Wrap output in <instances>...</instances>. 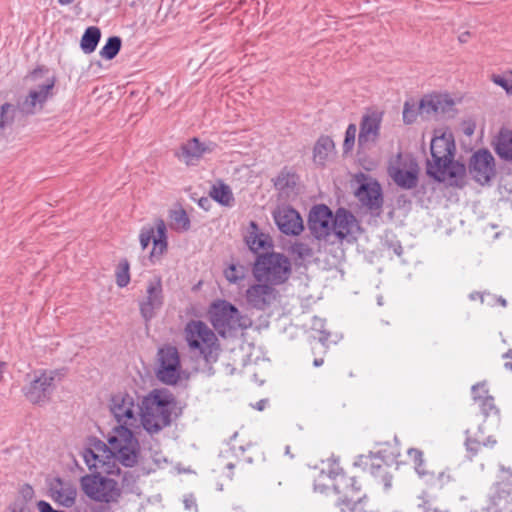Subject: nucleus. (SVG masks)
<instances>
[{
	"label": "nucleus",
	"mask_w": 512,
	"mask_h": 512,
	"mask_svg": "<svg viewBox=\"0 0 512 512\" xmlns=\"http://www.w3.org/2000/svg\"><path fill=\"white\" fill-rule=\"evenodd\" d=\"M143 396L136 391L118 392L111 396L109 410L118 423L103 447L125 467H133L139 456V443L132 432L140 420Z\"/></svg>",
	"instance_id": "f257e3e1"
},
{
	"label": "nucleus",
	"mask_w": 512,
	"mask_h": 512,
	"mask_svg": "<svg viewBox=\"0 0 512 512\" xmlns=\"http://www.w3.org/2000/svg\"><path fill=\"white\" fill-rule=\"evenodd\" d=\"M431 159L427 160V173L439 182L448 181L450 185L462 186L466 168L454 161V141L445 134L431 140Z\"/></svg>",
	"instance_id": "f03ea898"
},
{
	"label": "nucleus",
	"mask_w": 512,
	"mask_h": 512,
	"mask_svg": "<svg viewBox=\"0 0 512 512\" xmlns=\"http://www.w3.org/2000/svg\"><path fill=\"white\" fill-rule=\"evenodd\" d=\"M328 479L335 493L341 495L337 506L341 512L355 511L357 505L361 503L360 485L354 477H347L342 468L335 460H328V469H322L314 484L315 491L324 493L329 484L325 482Z\"/></svg>",
	"instance_id": "7ed1b4c3"
},
{
	"label": "nucleus",
	"mask_w": 512,
	"mask_h": 512,
	"mask_svg": "<svg viewBox=\"0 0 512 512\" xmlns=\"http://www.w3.org/2000/svg\"><path fill=\"white\" fill-rule=\"evenodd\" d=\"M175 408L173 395L166 390L154 389L142 398L140 422L149 434H156L172 422Z\"/></svg>",
	"instance_id": "20e7f679"
},
{
	"label": "nucleus",
	"mask_w": 512,
	"mask_h": 512,
	"mask_svg": "<svg viewBox=\"0 0 512 512\" xmlns=\"http://www.w3.org/2000/svg\"><path fill=\"white\" fill-rule=\"evenodd\" d=\"M184 339L192 354L202 358L205 363L218 360L220 346L214 331L201 320H190L184 327Z\"/></svg>",
	"instance_id": "39448f33"
},
{
	"label": "nucleus",
	"mask_w": 512,
	"mask_h": 512,
	"mask_svg": "<svg viewBox=\"0 0 512 512\" xmlns=\"http://www.w3.org/2000/svg\"><path fill=\"white\" fill-rule=\"evenodd\" d=\"M291 274L289 259L280 253H265L257 257L253 275L258 282L268 283L273 286L285 283Z\"/></svg>",
	"instance_id": "423d86ee"
},
{
	"label": "nucleus",
	"mask_w": 512,
	"mask_h": 512,
	"mask_svg": "<svg viewBox=\"0 0 512 512\" xmlns=\"http://www.w3.org/2000/svg\"><path fill=\"white\" fill-rule=\"evenodd\" d=\"M101 472L84 475L80 478V486L84 494L100 503H117L122 495L118 482L102 475Z\"/></svg>",
	"instance_id": "0eeeda50"
},
{
	"label": "nucleus",
	"mask_w": 512,
	"mask_h": 512,
	"mask_svg": "<svg viewBox=\"0 0 512 512\" xmlns=\"http://www.w3.org/2000/svg\"><path fill=\"white\" fill-rule=\"evenodd\" d=\"M209 314L213 327L223 336L238 329H247L252 324L249 317L242 315L233 304L225 300L214 303Z\"/></svg>",
	"instance_id": "6e6552de"
},
{
	"label": "nucleus",
	"mask_w": 512,
	"mask_h": 512,
	"mask_svg": "<svg viewBox=\"0 0 512 512\" xmlns=\"http://www.w3.org/2000/svg\"><path fill=\"white\" fill-rule=\"evenodd\" d=\"M157 379L167 385H175L181 378V359L178 349L166 344L157 352Z\"/></svg>",
	"instance_id": "1a4fd4ad"
},
{
	"label": "nucleus",
	"mask_w": 512,
	"mask_h": 512,
	"mask_svg": "<svg viewBox=\"0 0 512 512\" xmlns=\"http://www.w3.org/2000/svg\"><path fill=\"white\" fill-rule=\"evenodd\" d=\"M55 371L41 370L39 374L22 387L26 399L32 404L47 403L54 391Z\"/></svg>",
	"instance_id": "9d476101"
},
{
	"label": "nucleus",
	"mask_w": 512,
	"mask_h": 512,
	"mask_svg": "<svg viewBox=\"0 0 512 512\" xmlns=\"http://www.w3.org/2000/svg\"><path fill=\"white\" fill-rule=\"evenodd\" d=\"M469 173L480 185H485L490 182L495 175V161L490 151L480 149L471 156Z\"/></svg>",
	"instance_id": "9b49d317"
},
{
	"label": "nucleus",
	"mask_w": 512,
	"mask_h": 512,
	"mask_svg": "<svg viewBox=\"0 0 512 512\" xmlns=\"http://www.w3.org/2000/svg\"><path fill=\"white\" fill-rule=\"evenodd\" d=\"M481 512H512V483H496L488 493Z\"/></svg>",
	"instance_id": "f8f14e48"
},
{
	"label": "nucleus",
	"mask_w": 512,
	"mask_h": 512,
	"mask_svg": "<svg viewBox=\"0 0 512 512\" xmlns=\"http://www.w3.org/2000/svg\"><path fill=\"white\" fill-rule=\"evenodd\" d=\"M56 78H48L44 84L31 89L24 100L18 102V109L22 114L32 115L37 109H42L44 103L52 96Z\"/></svg>",
	"instance_id": "ddd939ff"
},
{
	"label": "nucleus",
	"mask_w": 512,
	"mask_h": 512,
	"mask_svg": "<svg viewBox=\"0 0 512 512\" xmlns=\"http://www.w3.org/2000/svg\"><path fill=\"white\" fill-rule=\"evenodd\" d=\"M454 100L448 94L435 93L424 96L419 103V114L438 118L453 112Z\"/></svg>",
	"instance_id": "4468645a"
},
{
	"label": "nucleus",
	"mask_w": 512,
	"mask_h": 512,
	"mask_svg": "<svg viewBox=\"0 0 512 512\" xmlns=\"http://www.w3.org/2000/svg\"><path fill=\"white\" fill-rule=\"evenodd\" d=\"M273 219L278 229L285 235L297 236L304 230L302 217L289 205L278 206L273 211Z\"/></svg>",
	"instance_id": "2eb2a0df"
},
{
	"label": "nucleus",
	"mask_w": 512,
	"mask_h": 512,
	"mask_svg": "<svg viewBox=\"0 0 512 512\" xmlns=\"http://www.w3.org/2000/svg\"><path fill=\"white\" fill-rule=\"evenodd\" d=\"M332 211L324 204L314 206L308 217L311 234L317 239H326L332 233Z\"/></svg>",
	"instance_id": "dca6fc26"
},
{
	"label": "nucleus",
	"mask_w": 512,
	"mask_h": 512,
	"mask_svg": "<svg viewBox=\"0 0 512 512\" xmlns=\"http://www.w3.org/2000/svg\"><path fill=\"white\" fill-rule=\"evenodd\" d=\"M164 302L162 280L160 276H155L148 281L146 288V297L139 304L142 317L149 321L155 316V311L159 310Z\"/></svg>",
	"instance_id": "f3484780"
},
{
	"label": "nucleus",
	"mask_w": 512,
	"mask_h": 512,
	"mask_svg": "<svg viewBox=\"0 0 512 512\" xmlns=\"http://www.w3.org/2000/svg\"><path fill=\"white\" fill-rule=\"evenodd\" d=\"M48 496L58 505L70 508L75 504L77 489L74 484L60 477L47 479Z\"/></svg>",
	"instance_id": "a211bd4d"
},
{
	"label": "nucleus",
	"mask_w": 512,
	"mask_h": 512,
	"mask_svg": "<svg viewBox=\"0 0 512 512\" xmlns=\"http://www.w3.org/2000/svg\"><path fill=\"white\" fill-rule=\"evenodd\" d=\"M278 292L268 283L259 282L246 290V301L254 309L263 311L277 298Z\"/></svg>",
	"instance_id": "6ab92c4d"
},
{
	"label": "nucleus",
	"mask_w": 512,
	"mask_h": 512,
	"mask_svg": "<svg viewBox=\"0 0 512 512\" xmlns=\"http://www.w3.org/2000/svg\"><path fill=\"white\" fill-rule=\"evenodd\" d=\"M382 117L377 112L363 115L358 135V145L361 149L370 148L374 145L380 134Z\"/></svg>",
	"instance_id": "aec40b11"
},
{
	"label": "nucleus",
	"mask_w": 512,
	"mask_h": 512,
	"mask_svg": "<svg viewBox=\"0 0 512 512\" xmlns=\"http://www.w3.org/2000/svg\"><path fill=\"white\" fill-rule=\"evenodd\" d=\"M102 442H99L98 445H96V449L103 451L104 453H109V455L106 456L108 461H104L102 457L96 453L91 448H85L82 456L86 463V465L89 467V469H101L103 473L106 474H120V468L115 465V461H118L116 458H114L111 453L105 449L102 445Z\"/></svg>",
	"instance_id": "412c9836"
},
{
	"label": "nucleus",
	"mask_w": 512,
	"mask_h": 512,
	"mask_svg": "<svg viewBox=\"0 0 512 512\" xmlns=\"http://www.w3.org/2000/svg\"><path fill=\"white\" fill-rule=\"evenodd\" d=\"M356 196L370 210L380 209L383 203L381 187L376 181L361 184L356 191Z\"/></svg>",
	"instance_id": "4be33fe9"
},
{
	"label": "nucleus",
	"mask_w": 512,
	"mask_h": 512,
	"mask_svg": "<svg viewBox=\"0 0 512 512\" xmlns=\"http://www.w3.org/2000/svg\"><path fill=\"white\" fill-rule=\"evenodd\" d=\"M374 460H379L380 462L372 461L370 464V473L376 479L380 480L383 484L385 490H389L392 487V475L387 471L388 467L396 462L395 459H388L385 455V451L381 450L377 452V454L372 455Z\"/></svg>",
	"instance_id": "5701e85b"
},
{
	"label": "nucleus",
	"mask_w": 512,
	"mask_h": 512,
	"mask_svg": "<svg viewBox=\"0 0 512 512\" xmlns=\"http://www.w3.org/2000/svg\"><path fill=\"white\" fill-rule=\"evenodd\" d=\"M465 434V447L472 457L476 456L482 447L492 449L497 444V440L493 435L485 436L482 425L478 427V430L473 435L470 434L469 430Z\"/></svg>",
	"instance_id": "b1692460"
},
{
	"label": "nucleus",
	"mask_w": 512,
	"mask_h": 512,
	"mask_svg": "<svg viewBox=\"0 0 512 512\" xmlns=\"http://www.w3.org/2000/svg\"><path fill=\"white\" fill-rule=\"evenodd\" d=\"M355 223L356 219L351 212L344 208H339L333 217L332 233H334L338 238L344 239L351 234Z\"/></svg>",
	"instance_id": "393cba45"
},
{
	"label": "nucleus",
	"mask_w": 512,
	"mask_h": 512,
	"mask_svg": "<svg viewBox=\"0 0 512 512\" xmlns=\"http://www.w3.org/2000/svg\"><path fill=\"white\" fill-rule=\"evenodd\" d=\"M206 152V147L199 142L197 138L189 140L183 144L180 151L177 152V157L184 161L187 165H194Z\"/></svg>",
	"instance_id": "a878e982"
},
{
	"label": "nucleus",
	"mask_w": 512,
	"mask_h": 512,
	"mask_svg": "<svg viewBox=\"0 0 512 512\" xmlns=\"http://www.w3.org/2000/svg\"><path fill=\"white\" fill-rule=\"evenodd\" d=\"M389 176L403 189H413L417 186L418 172L416 169L406 170L397 166L388 169Z\"/></svg>",
	"instance_id": "bb28decb"
},
{
	"label": "nucleus",
	"mask_w": 512,
	"mask_h": 512,
	"mask_svg": "<svg viewBox=\"0 0 512 512\" xmlns=\"http://www.w3.org/2000/svg\"><path fill=\"white\" fill-rule=\"evenodd\" d=\"M496 154L504 160H512V131L502 128L493 141Z\"/></svg>",
	"instance_id": "cd10ccee"
},
{
	"label": "nucleus",
	"mask_w": 512,
	"mask_h": 512,
	"mask_svg": "<svg viewBox=\"0 0 512 512\" xmlns=\"http://www.w3.org/2000/svg\"><path fill=\"white\" fill-rule=\"evenodd\" d=\"M414 469L421 480L427 485L437 488H442L445 484L450 481V476L445 472H439L435 474L426 468V463H420L414 466Z\"/></svg>",
	"instance_id": "c85d7f7f"
},
{
	"label": "nucleus",
	"mask_w": 512,
	"mask_h": 512,
	"mask_svg": "<svg viewBox=\"0 0 512 512\" xmlns=\"http://www.w3.org/2000/svg\"><path fill=\"white\" fill-rule=\"evenodd\" d=\"M167 248L166 225L162 219H157L154 227V246L151 252V259L159 257Z\"/></svg>",
	"instance_id": "c756f323"
},
{
	"label": "nucleus",
	"mask_w": 512,
	"mask_h": 512,
	"mask_svg": "<svg viewBox=\"0 0 512 512\" xmlns=\"http://www.w3.org/2000/svg\"><path fill=\"white\" fill-rule=\"evenodd\" d=\"M334 147V142L330 137L321 136L314 146V162L318 165H324Z\"/></svg>",
	"instance_id": "7c9ffc66"
},
{
	"label": "nucleus",
	"mask_w": 512,
	"mask_h": 512,
	"mask_svg": "<svg viewBox=\"0 0 512 512\" xmlns=\"http://www.w3.org/2000/svg\"><path fill=\"white\" fill-rule=\"evenodd\" d=\"M101 38V31L96 26L88 27L82 35L80 47L84 53L90 54L95 51Z\"/></svg>",
	"instance_id": "2f4dec72"
},
{
	"label": "nucleus",
	"mask_w": 512,
	"mask_h": 512,
	"mask_svg": "<svg viewBox=\"0 0 512 512\" xmlns=\"http://www.w3.org/2000/svg\"><path fill=\"white\" fill-rule=\"evenodd\" d=\"M298 177L295 173L282 170L274 180V186L281 193L289 195L297 185Z\"/></svg>",
	"instance_id": "473e14b6"
},
{
	"label": "nucleus",
	"mask_w": 512,
	"mask_h": 512,
	"mask_svg": "<svg viewBox=\"0 0 512 512\" xmlns=\"http://www.w3.org/2000/svg\"><path fill=\"white\" fill-rule=\"evenodd\" d=\"M210 197L223 206H231L234 201L230 187L223 182L213 185L209 192Z\"/></svg>",
	"instance_id": "72a5a7b5"
},
{
	"label": "nucleus",
	"mask_w": 512,
	"mask_h": 512,
	"mask_svg": "<svg viewBox=\"0 0 512 512\" xmlns=\"http://www.w3.org/2000/svg\"><path fill=\"white\" fill-rule=\"evenodd\" d=\"M122 40L118 36H111L107 39L105 45L99 51L100 56L106 60H112L117 56L121 49Z\"/></svg>",
	"instance_id": "f704fd0d"
},
{
	"label": "nucleus",
	"mask_w": 512,
	"mask_h": 512,
	"mask_svg": "<svg viewBox=\"0 0 512 512\" xmlns=\"http://www.w3.org/2000/svg\"><path fill=\"white\" fill-rule=\"evenodd\" d=\"M291 254L296 261L306 262L313 258L314 251L307 243L295 242L291 246Z\"/></svg>",
	"instance_id": "c9c22d12"
},
{
	"label": "nucleus",
	"mask_w": 512,
	"mask_h": 512,
	"mask_svg": "<svg viewBox=\"0 0 512 512\" xmlns=\"http://www.w3.org/2000/svg\"><path fill=\"white\" fill-rule=\"evenodd\" d=\"M326 320L318 316L312 318L311 328L318 336H313V339L318 340L323 346H327L330 333L325 329Z\"/></svg>",
	"instance_id": "e433bc0d"
},
{
	"label": "nucleus",
	"mask_w": 512,
	"mask_h": 512,
	"mask_svg": "<svg viewBox=\"0 0 512 512\" xmlns=\"http://www.w3.org/2000/svg\"><path fill=\"white\" fill-rule=\"evenodd\" d=\"M172 224L176 229L187 231L190 228V219L185 210H174L170 214Z\"/></svg>",
	"instance_id": "4c0bfd02"
},
{
	"label": "nucleus",
	"mask_w": 512,
	"mask_h": 512,
	"mask_svg": "<svg viewBox=\"0 0 512 512\" xmlns=\"http://www.w3.org/2000/svg\"><path fill=\"white\" fill-rule=\"evenodd\" d=\"M129 281V262L127 259H122L117 266L116 283L119 287L123 288L128 285Z\"/></svg>",
	"instance_id": "58836bf2"
},
{
	"label": "nucleus",
	"mask_w": 512,
	"mask_h": 512,
	"mask_svg": "<svg viewBox=\"0 0 512 512\" xmlns=\"http://www.w3.org/2000/svg\"><path fill=\"white\" fill-rule=\"evenodd\" d=\"M14 119V107L9 103L0 106V130L12 124Z\"/></svg>",
	"instance_id": "ea45409f"
},
{
	"label": "nucleus",
	"mask_w": 512,
	"mask_h": 512,
	"mask_svg": "<svg viewBox=\"0 0 512 512\" xmlns=\"http://www.w3.org/2000/svg\"><path fill=\"white\" fill-rule=\"evenodd\" d=\"M482 414L485 417L488 416H496L498 417L499 410L494 403V398L489 395L488 397H484L483 401L479 404Z\"/></svg>",
	"instance_id": "a19ab883"
},
{
	"label": "nucleus",
	"mask_w": 512,
	"mask_h": 512,
	"mask_svg": "<svg viewBox=\"0 0 512 512\" xmlns=\"http://www.w3.org/2000/svg\"><path fill=\"white\" fill-rule=\"evenodd\" d=\"M356 133H357L356 125L353 123L349 124L345 131V139H344V143H343V149H344L345 153L352 150V148L355 144Z\"/></svg>",
	"instance_id": "79ce46f5"
},
{
	"label": "nucleus",
	"mask_w": 512,
	"mask_h": 512,
	"mask_svg": "<svg viewBox=\"0 0 512 512\" xmlns=\"http://www.w3.org/2000/svg\"><path fill=\"white\" fill-rule=\"evenodd\" d=\"M492 81L502 87L508 94H512V72L504 75H493Z\"/></svg>",
	"instance_id": "37998d69"
},
{
	"label": "nucleus",
	"mask_w": 512,
	"mask_h": 512,
	"mask_svg": "<svg viewBox=\"0 0 512 512\" xmlns=\"http://www.w3.org/2000/svg\"><path fill=\"white\" fill-rule=\"evenodd\" d=\"M418 113L419 107L417 108L414 103L410 104L409 102H405L403 108V121L406 124H412L413 122H415Z\"/></svg>",
	"instance_id": "c03bdc74"
},
{
	"label": "nucleus",
	"mask_w": 512,
	"mask_h": 512,
	"mask_svg": "<svg viewBox=\"0 0 512 512\" xmlns=\"http://www.w3.org/2000/svg\"><path fill=\"white\" fill-rule=\"evenodd\" d=\"M472 398L473 400L480 404L483 401L484 397L489 396V391L486 387L485 382L477 383L472 386L471 388Z\"/></svg>",
	"instance_id": "a18cd8bd"
},
{
	"label": "nucleus",
	"mask_w": 512,
	"mask_h": 512,
	"mask_svg": "<svg viewBox=\"0 0 512 512\" xmlns=\"http://www.w3.org/2000/svg\"><path fill=\"white\" fill-rule=\"evenodd\" d=\"M249 248L253 252H258L261 249L266 248L269 245L267 237L264 234L255 235L248 240Z\"/></svg>",
	"instance_id": "49530a36"
},
{
	"label": "nucleus",
	"mask_w": 512,
	"mask_h": 512,
	"mask_svg": "<svg viewBox=\"0 0 512 512\" xmlns=\"http://www.w3.org/2000/svg\"><path fill=\"white\" fill-rule=\"evenodd\" d=\"M136 482L137 476H135L132 472H125L122 477L121 489H124L127 492L134 493L137 489Z\"/></svg>",
	"instance_id": "de8ad7c7"
},
{
	"label": "nucleus",
	"mask_w": 512,
	"mask_h": 512,
	"mask_svg": "<svg viewBox=\"0 0 512 512\" xmlns=\"http://www.w3.org/2000/svg\"><path fill=\"white\" fill-rule=\"evenodd\" d=\"M139 240L142 249H146L150 244L151 240L154 241V227H144L140 232Z\"/></svg>",
	"instance_id": "09e8293b"
},
{
	"label": "nucleus",
	"mask_w": 512,
	"mask_h": 512,
	"mask_svg": "<svg viewBox=\"0 0 512 512\" xmlns=\"http://www.w3.org/2000/svg\"><path fill=\"white\" fill-rule=\"evenodd\" d=\"M226 279L230 283H237L244 275L234 264H231L224 272Z\"/></svg>",
	"instance_id": "8fccbe9b"
},
{
	"label": "nucleus",
	"mask_w": 512,
	"mask_h": 512,
	"mask_svg": "<svg viewBox=\"0 0 512 512\" xmlns=\"http://www.w3.org/2000/svg\"><path fill=\"white\" fill-rule=\"evenodd\" d=\"M407 453L408 456L412 459L414 466L425 462L423 458V452L421 450L416 448H410L408 449Z\"/></svg>",
	"instance_id": "3c124183"
},
{
	"label": "nucleus",
	"mask_w": 512,
	"mask_h": 512,
	"mask_svg": "<svg viewBox=\"0 0 512 512\" xmlns=\"http://www.w3.org/2000/svg\"><path fill=\"white\" fill-rule=\"evenodd\" d=\"M476 128V124L472 120H467L463 122V132L467 136H472Z\"/></svg>",
	"instance_id": "603ef678"
},
{
	"label": "nucleus",
	"mask_w": 512,
	"mask_h": 512,
	"mask_svg": "<svg viewBox=\"0 0 512 512\" xmlns=\"http://www.w3.org/2000/svg\"><path fill=\"white\" fill-rule=\"evenodd\" d=\"M183 503H184L185 509H187V510L197 508L196 499L194 498L193 495L185 496Z\"/></svg>",
	"instance_id": "864d4df0"
},
{
	"label": "nucleus",
	"mask_w": 512,
	"mask_h": 512,
	"mask_svg": "<svg viewBox=\"0 0 512 512\" xmlns=\"http://www.w3.org/2000/svg\"><path fill=\"white\" fill-rule=\"evenodd\" d=\"M39 512H57L53 507L46 501L41 500L37 503Z\"/></svg>",
	"instance_id": "5fc2aeb1"
},
{
	"label": "nucleus",
	"mask_w": 512,
	"mask_h": 512,
	"mask_svg": "<svg viewBox=\"0 0 512 512\" xmlns=\"http://www.w3.org/2000/svg\"><path fill=\"white\" fill-rule=\"evenodd\" d=\"M48 69L45 68L44 66H39L37 68H35L31 73H30V78L32 80H36L41 74H43L44 72H47Z\"/></svg>",
	"instance_id": "6e6d98bb"
},
{
	"label": "nucleus",
	"mask_w": 512,
	"mask_h": 512,
	"mask_svg": "<svg viewBox=\"0 0 512 512\" xmlns=\"http://www.w3.org/2000/svg\"><path fill=\"white\" fill-rule=\"evenodd\" d=\"M198 205L204 210L208 211L211 206V200L209 197H201L198 201Z\"/></svg>",
	"instance_id": "4d7b16f0"
},
{
	"label": "nucleus",
	"mask_w": 512,
	"mask_h": 512,
	"mask_svg": "<svg viewBox=\"0 0 512 512\" xmlns=\"http://www.w3.org/2000/svg\"><path fill=\"white\" fill-rule=\"evenodd\" d=\"M503 358H505V359L511 358L512 359V349H509L505 354H503ZM504 367H505V369L512 372V360L505 362Z\"/></svg>",
	"instance_id": "13d9d810"
},
{
	"label": "nucleus",
	"mask_w": 512,
	"mask_h": 512,
	"mask_svg": "<svg viewBox=\"0 0 512 512\" xmlns=\"http://www.w3.org/2000/svg\"><path fill=\"white\" fill-rule=\"evenodd\" d=\"M267 403L268 401L266 399H261L256 403L255 408L259 411H262L266 407Z\"/></svg>",
	"instance_id": "bf43d9fd"
},
{
	"label": "nucleus",
	"mask_w": 512,
	"mask_h": 512,
	"mask_svg": "<svg viewBox=\"0 0 512 512\" xmlns=\"http://www.w3.org/2000/svg\"><path fill=\"white\" fill-rule=\"evenodd\" d=\"M469 36L470 33L468 31L463 32L462 34L459 35L458 39L461 43H466L468 41Z\"/></svg>",
	"instance_id": "052dcab7"
},
{
	"label": "nucleus",
	"mask_w": 512,
	"mask_h": 512,
	"mask_svg": "<svg viewBox=\"0 0 512 512\" xmlns=\"http://www.w3.org/2000/svg\"><path fill=\"white\" fill-rule=\"evenodd\" d=\"M423 512H448V510H441L439 508L425 507Z\"/></svg>",
	"instance_id": "680f3d73"
},
{
	"label": "nucleus",
	"mask_w": 512,
	"mask_h": 512,
	"mask_svg": "<svg viewBox=\"0 0 512 512\" xmlns=\"http://www.w3.org/2000/svg\"><path fill=\"white\" fill-rule=\"evenodd\" d=\"M324 363L323 358H316L314 359L313 365L315 367H320Z\"/></svg>",
	"instance_id": "e2e57ef3"
},
{
	"label": "nucleus",
	"mask_w": 512,
	"mask_h": 512,
	"mask_svg": "<svg viewBox=\"0 0 512 512\" xmlns=\"http://www.w3.org/2000/svg\"><path fill=\"white\" fill-rule=\"evenodd\" d=\"M23 493L26 495H32L33 494V489L31 486L27 485L26 489L23 490Z\"/></svg>",
	"instance_id": "0e129e2a"
},
{
	"label": "nucleus",
	"mask_w": 512,
	"mask_h": 512,
	"mask_svg": "<svg viewBox=\"0 0 512 512\" xmlns=\"http://www.w3.org/2000/svg\"><path fill=\"white\" fill-rule=\"evenodd\" d=\"M73 2H74V0H58V3L60 5H69V4L73 3Z\"/></svg>",
	"instance_id": "69168bd1"
},
{
	"label": "nucleus",
	"mask_w": 512,
	"mask_h": 512,
	"mask_svg": "<svg viewBox=\"0 0 512 512\" xmlns=\"http://www.w3.org/2000/svg\"><path fill=\"white\" fill-rule=\"evenodd\" d=\"M402 251H403V249H402L401 245H398V246L394 249V252H395L397 255H399V256L402 254Z\"/></svg>",
	"instance_id": "338daca9"
},
{
	"label": "nucleus",
	"mask_w": 512,
	"mask_h": 512,
	"mask_svg": "<svg viewBox=\"0 0 512 512\" xmlns=\"http://www.w3.org/2000/svg\"><path fill=\"white\" fill-rule=\"evenodd\" d=\"M364 459H367V457L363 455L359 456V460L355 462V465H360Z\"/></svg>",
	"instance_id": "774afa93"
}]
</instances>
